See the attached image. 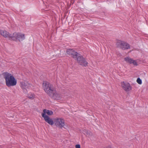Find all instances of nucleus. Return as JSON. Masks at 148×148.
I'll return each instance as SVG.
<instances>
[{
  "label": "nucleus",
  "instance_id": "dca6fc26",
  "mask_svg": "<svg viewBox=\"0 0 148 148\" xmlns=\"http://www.w3.org/2000/svg\"><path fill=\"white\" fill-rule=\"evenodd\" d=\"M84 133L85 134H86L87 135H88V134H90V132L84 130Z\"/></svg>",
  "mask_w": 148,
  "mask_h": 148
},
{
  "label": "nucleus",
  "instance_id": "f3484780",
  "mask_svg": "<svg viewBox=\"0 0 148 148\" xmlns=\"http://www.w3.org/2000/svg\"><path fill=\"white\" fill-rule=\"evenodd\" d=\"M75 148H80V145H76L75 146Z\"/></svg>",
  "mask_w": 148,
  "mask_h": 148
},
{
  "label": "nucleus",
  "instance_id": "423d86ee",
  "mask_svg": "<svg viewBox=\"0 0 148 148\" xmlns=\"http://www.w3.org/2000/svg\"><path fill=\"white\" fill-rule=\"evenodd\" d=\"M75 59H77V62L80 65L84 66H87L88 62L82 56H80V54L78 55L77 58H75Z\"/></svg>",
  "mask_w": 148,
  "mask_h": 148
},
{
  "label": "nucleus",
  "instance_id": "ddd939ff",
  "mask_svg": "<svg viewBox=\"0 0 148 148\" xmlns=\"http://www.w3.org/2000/svg\"><path fill=\"white\" fill-rule=\"evenodd\" d=\"M43 112V113H42V116L43 114H44L46 116H47L46 114H47L49 115H51L53 114V112L52 111L48 110H44Z\"/></svg>",
  "mask_w": 148,
  "mask_h": 148
},
{
  "label": "nucleus",
  "instance_id": "9d476101",
  "mask_svg": "<svg viewBox=\"0 0 148 148\" xmlns=\"http://www.w3.org/2000/svg\"><path fill=\"white\" fill-rule=\"evenodd\" d=\"M20 84V86L24 90V91H25V90H27V89L29 88L31 86V85L27 82H22Z\"/></svg>",
  "mask_w": 148,
  "mask_h": 148
},
{
  "label": "nucleus",
  "instance_id": "39448f33",
  "mask_svg": "<svg viewBox=\"0 0 148 148\" xmlns=\"http://www.w3.org/2000/svg\"><path fill=\"white\" fill-rule=\"evenodd\" d=\"M54 121L57 127L62 128L65 125L64 120L62 119L56 118L54 119Z\"/></svg>",
  "mask_w": 148,
  "mask_h": 148
},
{
  "label": "nucleus",
  "instance_id": "1a4fd4ad",
  "mask_svg": "<svg viewBox=\"0 0 148 148\" xmlns=\"http://www.w3.org/2000/svg\"><path fill=\"white\" fill-rule=\"evenodd\" d=\"M67 53L71 56L74 58H77L78 56V54L77 52H75L74 50L72 49H69L66 51Z\"/></svg>",
  "mask_w": 148,
  "mask_h": 148
},
{
  "label": "nucleus",
  "instance_id": "2eb2a0df",
  "mask_svg": "<svg viewBox=\"0 0 148 148\" xmlns=\"http://www.w3.org/2000/svg\"><path fill=\"white\" fill-rule=\"evenodd\" d=\"M136 82L139 84H142V80L139 78H138L137 79Z\"/></svg>",
  "mask_w": 148,
  "mask_h": 148
},
{
  "label": "nucleus",
  "instance_id": "7ed1b4c3",
  "mask_svg": "<svg viewBox=\"0 0 148 148\" xmlns=\"http://www.w3.org/2000/svg\"><path fill=\"white\" fill-rule=\"evenodd\" d=\"M116 46L117 47L123 50L127 49L130 48V46L128 44L124 41L120 40L117 42Z\"/></svg>",
  "mask_w": 148,
  "mask_h": 148
},
{
  "label": "nucleus",
  "instance_id": "4468645a",
  "mask_svg": "<svg viewBox=\"0 0 148 148\" xmlns=\"http://www.w3.org/2000/svg\"><path fill=\"white\" fill-rule=\"evenodd\" d=\"M27 97L31 99H33L35 97V95L32 93H29L27 95Z\"/></svg>",
  "mask_w": 148,
  "mask_h": 148
},
{
  "label": "nucleus",
  "instance_id": "a211bd4d",
  "mask_svg": "<svg viewBox=\"0 0 148 148\" xmlns=\"http://www.w3.org/2000/svg\"><path fill=\"white\" fill-rule=\"evenodd\" d=\"M74 1L73 0H71V3L73 4L74 3Z\"/></svg>",
  "mask_w": 148,
  "mask_h": 148
},
{
  "label": "nucleus",
  "instance_id": "f03ea898",
  "mask_svg": "<svg viewBox=\"0 0 148 148\" xmlns=\"http://www.w3.org/2000/svg\"><path fill=\"white\" fill-rule=\"evenodd\" d=\"M3 75L5 80L6 84L8 87L16 85V80L11 74L8 72H5L3 74Z\"/></svg>",
  "mask_w": 148,
  "mask_h": 148
},
{
  "label": "nucleus",
  "instance_id": "9b49d317",
  "mask_svg": "<svg viewBox=\"0 0 148 148\" xmlns=\"http://www.w3.org/2000/svg\"><path fill=\"white\" fill-rule=\"evenodd\" d=\"M0 34L5 38H9L12 39V35L9 34L6 31L3 30H0Z\"/></svg>",
  "mask_w": 148,
  "mask_h": 148
},
{
  "label": "nucleus",
  "instance_id": "6e6552de",
  "mask_svg": "<svg viewBox=\"0 0 148 148\" xmlns=\"http://www.w3.org/2000/svg\"><path fill=\"white\" fill-rule=\"evenodd\" d=\"M125 61L127 63L132 64L134 65L137 66L138 65V60H135L129 57H126L124 59Z\"/></svg>",
  "mask_w": 148,
  "mask_h": 148
},
{
  "label": "nucleus",
  "instance_id": "6ab92c4d",
  "mask_svg": "<svg viewBox=\"0 0 148 148\" xmlns=\"http://www.w3.org/2000/svg\"><path fill=\"white\" fill-rule=\"evenodd\" d=\"M111 148V147L110 146H109L108 148Z\"/></svg>",
  "mask_w": 148,
  "mask_h": 148
},
{
  "label": "nucleus",
  "instance_id": "0eeeda50",
  "mask_svg": "<svg viewBox=\"0 0 148 148\" xmlns=\"http://www.w3.org/2000/svg\"><path fill=\"white\" fill-rule=\"evenodd\" d=\"M121 85L122 88L126 91H129L132 89V87L130 84L126 82H123L121 83Z\"/></svg>",
  "mask_w": 148,
  "mask_h": 148
},
{
  "label": "nucleus",
  "instance_id": "f8f14e48",
  "mask_svg": "<svg viewBox=\"0 0 148 148\" xmlns=\"http://www.w3.org/2000/svg\"><path fill=\"white\" fill-rule=\"evenodd\" d=\"M42 117L44 118V120L46 122L51 125H52L53 124V121L52 119L50 118L48 116L45 115L43 114Z\"/></svg>",
  "mask_w": 148,
  "mask_h": 148
},
{
  "label": "nucleus",
  "instance_id": "20e7f679",
  "mask_svg": "<svg viewBox=\"0 0 148 148\" xmlns=\"http://www.w3.org/2000/svg\"><path fill=\"white\" fill-rule=\"evenodd\" d=\"M25 38L24 34L20 33H14L12 36V39L15 40L18 39L19 41H22Z\"/></svg>",
  "mask_w": 148,
  "mask_h": 148
},
{
  "label": "nucleus",
  "instance_id": "f257e3e1",
  "mask_svg": "<svg viewBox=\"0 0 148 148\" xmlns=\"http://www.w3.org/2000/svg\"><path fill=\"white\" fill-rule=\"evenodd\" d=\"M42 88L45 92L53 99H59L62 96L60 93L57 92L53 86L47 82L44 81L43 82Z\"/></svg>",
  "mask_w": 148,
  "mask_h": 148
}]
</instances>
